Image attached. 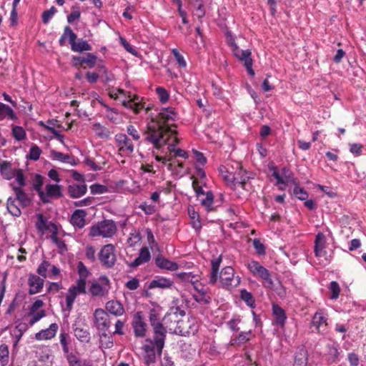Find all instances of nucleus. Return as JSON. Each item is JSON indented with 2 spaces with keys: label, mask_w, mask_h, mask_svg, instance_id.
<instances>
[{
  "label": "nucleus",
  "mask_w": 366,
  "mask_h": 366,
  "mask_svg": "<svg viewBox=\"0 0 366 366\" xmlns=\"http://www.w3.org/2000/svg\"><path fill=\"white\" fill-rule=\"evenodd\" d=\"M14 172H15L14 177L16 178V182L18 184L17 187H21V188H23L24 187L26 186V177L23 173L22 169H15Z\"/></svg>",
  "instance_id": "52"
},
{
  "label": "nucleus",
  "mask_w": 366,
  "mask_h": 366,
  "mask_svg": "<svg viewBox=\"0 0 366 366\" xmlns=\"http://www.w3.org/2000/svg\"><path fill=\"white\" fill-rule=\"evenodd\" d=\"M232 51L234 56L240 61L244 62V64L252 61L251 58L252 52L249 49L243 50L239 48L237 44L232 40Z\"/></svg>",
  "instance_id": "20"
},
{
  "label": "nucleus",
  "mask_w": 366,
  "mask_h": 366,
  "mask_svg": "<svg viewBox=\"0 0 366 366\" xmlns=\"http://www.w3.org/2000/svg\"><path fill=\"white\" fill-rule=\"evenodd\" d=\"M91 193L93 194H104L107 192V187L99 184H94L90 186Z\"/></svg>",
  "instance_id": "63"
},
{
  "label": "nucleus",
  "mask_w": 366,
  "mask_h": 366,
  "mask_svg": "<svg viewBox=\"0 0 366 366\" xmlns=\"http://www.w3.org/2000/svg\"><path fill=\"white\" fill-rule=\"evenodd\" d=\"M219 280L222 287L227 290H231L240 283L239 277H234V271L232 267H225L222 269Z\"/></svg>",
  "instance_id": "8"
},
{
  "label": "nucleus",
  "mask_w": 366,
  "mask_h": 366,
  "mask_svg": "<svg viewBox=\"0 0 366 366\" xmlns=\"http://www.w3.org/2000/svg\"><path fill=\"white\" fill-rule=\"evenodd\" d=\"M150 258L151 254L149 249L144 247L140 249L139 256L129 265L131 267H137L141 264L148 262L150 260Z\"/></svg>",
  "instance_id": "26"
},
{
  "label": "nucleus",
  "mask_w": 366,
  "mask_h": 366,
  "mask_svg": "<svg viewBox=\"0 0 366 366\" xmlns=\"http://www.w3.org/2000/svg\"><path fill=\"white\" fill-rule=\"evenodd\" d=\"M178 119V114L173 107L162 108L159 112L157 119L154 123L162 129H166V132L171 134H176L177 131L172 130V127H176L175 124L169 125L170 121L175 122Z\"/></svg>",
  "instance_id": "4"
},
{
  "label": "nucleus",
  "mask_w": 366,
  "mask_h": 366,
  "mask_svg": "<svg viewBox=\"0 0 366 366\" xmlns=\"http://www.w3.org/2000/svg\"><path fill=\"white\" fill-rule=\"evenodd\" d=\"M11 134L16 141H22L26 138V131L20 126L11 125Z\"/></svg>",
  "instance_id": "40"
},
{
  "label": "nucleus",
  "mask_w": 366,
  "mask_h": 366,
  "mask_svg": "<svg viewBox=\"0 0 366 366\" xmlns=\"http://www.w3.org/2000/svg\"><path fill=\"white\" fill-rule=\"evenodd\" d=\"M99 224L103 237H112L116 233L117 226L113 220L104 219L99 222Z\"/></svg>",
  "instance_id": "19"
},
{
  "label": "nucleus",
  "mask_w": 366,
  "mask_h": 366,
  "mask_svg": "<svg viewBox=\"0 0 366 366\" xmlns=\"http://www.w3.org/2000/svg\"><path fill=\"white\" fill-rule=\"evenodd\" d=\"M252 335V331L249 330L247 332H242L238 335L237 337H236L234 339L232 340L231 344L232 345H241L246 342H247L250 337L249 336Z\"/></svg>",
  "instance_id": "43"
},
{
  "label": "nucleus",
  "mask_w": 366,
  "mask_h": 366,
  "mask_svg": "<svg viewBox=\"0 0 366 366\" xmlns=\"http://www.w3.org/2000/svg\"><path fill=\"white\" fill-rule=\"evenodd\" d=\"M94 325L97 329L102 332V336L107 337L106 333L110 327L109 316L106 310L97 308L94 312Z\"/></svg>",
  "instance_id": "9"
},
{
  "label": "nucleus",
  "mask_w": 366,
  "mask_h": 366,
  "mask_svg": "<svg viewBox=\"0 0 366 366\" xmlns=\"http://www.w3.org/2000/svg\"><path fill=\"white\" fill-rule=\"evenodd\" d=\"M206 197L201 200V204L205 207L207 212L214 210V194L212 191H208L205 194Z\"/></svg>",
  "instance_id": "38"
},
{
  "label": "nucleus",
  "mask_w": 366,
  "mask_h": 366,
  "mask_svg": "<svg viewBox=\"0 0 366 366\" xmlns=\"http://www.w3.org/2000/svg\"><path fill=\"white\" fill-rule=\"evenodd\" d=\"M29 315L31 316L29 325L30 326L34 325L36 322H37L39 320H40L41 318L46 316V312L44 310H41L39 312H36L34 314H29Z\"/></svg>",
  "instance_id": "56"
},
{
  "label": "nucleus",
  "mask_w": 366,
  "mask_h": 366,
  "mask_svg": "<svg viewBox=\"0 0 366 366\" xmlns=\"http://www.w3.org/2000/svg\"><path fill=\"white\" fill-rule=\"evenodd\" d=\"M66 39H68L69 44L71 46V49L74 52L81 53L90 51L92 49L87 41L83 39H79L76 41L77 36L69 26H66L64 28V32L59 39V46H64L66 44Z\"/></svg>",
  "instance_id": "2"
},
{
  "label": "nucleus",
  "mask_w": 366,
  "mask_h": 366,
  "mask_svg": "<svg viewBox=\"0 0 366 366\" xmlns=\"http://www.w3.org/2000/svg\"><path fill=\"white\" fill-rule=\"evenodd\" d=\"M38 221L36 227L39 231L44 232L49 229V222H47L42 214H37Z\"/></svg>",
  "instance_id": "49"
},
{
  "label": "nucleus",
  "mask_w": 366,
  "mask_h": 366,
  "mask_svg": "<svg viewBox=\"0 0 366 366\" xmlns=\"http://www.w3.org/2000/svg\"><path fill=\"white\" fill-rule=\"evenodd\" d=\"M69 337V335L66 332H61L60 334L59 338H60V344L62 347V350L64 352V355H66L68 353H69V341L67 338Z\"/></svg>",
  "instance_id": "51"
},
{
  "label": "nucleus",
  "mask_w": 366,
  "mask_h": 366,
  "mask_svg": "<svg viewBox=\"0 0 366 366\" xmlns=\"http://www.w3.org/2000/svg\"><path fill=\"white\" fill-rule=\"evenodd\" d=\"M97 56L92 53H87L85 56H73L72 64L74 66H83L85 64L89 68H93L96 64Z\"/></svg>",
  "instance_id": "14"
},
{
  "label": "nucleus",
  "mask_w": 366,
  "mask_h": 366,
  "mask_svg": "<svg viewBox=\"0 0 366 366\" xmlns=\"http://www.w3.org/2000/svg\"><path fill=\"white\" fill-rule=\"evenodd\" d=\"M10 187L14 193V199L19 202L21 208H26L31 205L32 196H30L29 194H27L24 191V188L17 187L12 183L10 184Z\"/></svg>",
  "instance_id": "13"
},
{
  "label": "nucleus",
  "mask_w": 366,
  "mask_h": 366,
  "mask_svg": "<svg viewBox=\"0 0 366 366\" xmlns=\"http://www.w3.org/2000/svg\"><path fill=\"white\" fill-rule=\"evenodd\" d=\"M106 312L115 317H119L125 312L123 305L118 300H109L105 305Z\"/></svg>",
  "instance_id": "21"
},
{
  "label": "nucleus",
  "mask_w": 366,
  "mask_h": 366,
  "mask_svg": "<svg viewBox=\"0 0 366 366\" xmlns=\"http://www.w3.org/2000/svg\"><path fill=\"white\" fill-rule=\"evenodd\" d=\"M44 280L36 274H30L28 279L29 294L32 295L40 292L44 287Z\"/></svg>",
  "instance_id": "16"
},
{
  "label": "nucleus",
  "mask_w": 366,
  "mask_h": 366,
  "mask_svg": "<svg viewBox=\"0 0 366 366\" xmlns=\"http://www.w3.org/2000/svg\"><path fill=\"white\" fill-rule=\"evenodd\" d=\"M272 315L274 319V324L282 328L284 327L287 320L285 311L278 305L274 304L272 305Z\"/></svg>",
  "instance_id": "24"
},
{
  "label": "nucleus",
  "mask_w": 366,
  "mask_h": 366,
  "mask_svg": "<svg viewBox=\"0 0 366 366\" xmlns=\"http://www.w3.org/2000/svg\"><path fill=\"white\" fill-rule=\"evenodd\" d=\"M329 290L331 292V299L336 300L339 297L340 293V287L337 282L332 281L330 284Z\"/></svg>",
  "instance_id": "50"
},
{
  "label": "nucleus",
  "mask_w": 366,
  "mask_h": 366,
  "mask_svg": "<svg viewBox=\"0 0 366 366\" xmlns=\"http://www.w3.org/2000/svg\"><path fill=\"white\" fill-rule=\"evenodd\" d=\"M241 322V318L239 315H234L233 317L227 322L228 327L234 332H237L239 330V327H238V324Z\"/></svg>",
  "instance_id": "54"
},
{
  "label": "nucleus",
  "mask_w": 366,
  "mask_h": 366,
  "mask_svg": "<svg viewBox=\"0 0 366 366\" xmlns=\"http://www.w3.org/2000/svg\"><path fill=\"white\" fill-rule=\"evenodd\" d=\"M173 285L174 281L172 280L164 277L157 276L149 282V288L168 289L171 288Z\"/></svg>",
  "instance_id": "22"
},
{
  "label": "nucleus",
  "mask_w": 366,
  "mask_h": 366,
  "mask_svg": "<svg viewBox=\"0 0 366 366\" xmlns=\"http://www.w3.org/2000/svg\"><path fill=\"white\" fill-rule=\"evenodd\" d=\"M42 186H43V177L40 174H36L34 182H33V188L37 193L42 192Z\"/></svg>",
  "instance_id": "62"
},
{
  "label": "nucleus",
  "mask_w": 366,
  "mask_h": 366,
  "mask_svg": "<svg viewBox=\"0 0 366 366\" xmlns=\"http://www.w3.org/2000/svg\"><path fill=\"white\" fill-rule=\"evenodd\" d=\"M81 16V12L79 7L78 6H72L71 12L69 15L67 16V21L69 24L73 23L74 21L78 20Z\"/></svg>",
  "instance_id": "57"
},
{
  "label": "nucleus",
  "mask_w": 366,
  "mask_h": 366,
  "mask_svg": "<svg viewBox=\"0 0 366 366\" xmlns=\"http://www.w3.org/2000/svg\"><path fill=\"white\" fill-rule=\"evenodd\" d=\"M51 158L53 160H58L64 163H71V157L68 154H63L62 152L52 150L51 152Z\"/></svg>",
  "instance_id": "46"
},
{
  "label": "nucleus",
  "mask_w": 366,
  "mask_h": 366,
  "mask_svg": "<svg viewBox=\"0 0 366 366\" xmlns=\"http://www.w3.org/2000/svg\"><path fill=\"white\" fill-rule=\"evenodd\" d=\"M195 290L197 292V295H192L194 300L200 304L207 305L211 302L212 298L207 295V291L204 288L199 289L197 286H194Z\"/></svg>",
  "instance_id": "30"
},
{
  "label": "nucleus",
  "mask_w": 366,
  "mask_h": 366,
  "mask_svg": "<svg viewBox=\"0 0 366 366\" xmlns=\"http://www.w3.org/2000/svg\"><path fill=\"white\" fill-rule=\"evenodd\" d=\"M327 318L324 316L322 312L317 311L315 312L312 317V324L315 326L317 330H319L320 327L323 324H327Z\"/></svg>",
  "instance_id": "44"
},
{
  "label": "nucleus",
  "mask_w": 366,
  "mask_h": 366,
  "mask_svg": "<svg viewBox=\"0 0 366 366\" xmlns=\"http://www.w3.org/2000/svg\"><path fill=\"white\" fill-rule=\"evenodd\" d=\"M46 192H47V195L50 196L51 197L59 198L62 197L61 186L59 184H46Z\"/></svg>",
  "instance_id": "42"
},
{
  "label": "nucleus",
  "mask_w": 366,
  "mask_h": 366,
  "mask_svg": "<svg viewBox=\"0 0 366 366\" xmlns=\"http://www.w3.org/2000/svg\"><path fill=\"white\" fill-rule=\"evenodd\" d=\"M247 267L249 270L255 276H258L265 281L267 285L265 287L271 288L273 286V281L271 278L269 271L264 267L261 265L257 261H251L248 263Z\"/></svg>",
  "instance_id": "10"
},
{
  "label": "nucleus",
  "mask_w": 366,
  "mask_h": 366,
  "mask_svg": "<svg viewBox=\"0 0 366 366\" xmlns=\"http://www.w3.org/2000/svg\"><path fill=\"white\" fill-rule=\"evenodd\" d=\"M40 125L44 126L46 130L49 131L54 134V137L57 140L64 144V137L59 131L55 129L53 127L45 125L43 122H40Z\"/></svg>",
  "instance_id": "58"
},
{
  "label": "nucleus",
  "mask_w": 366,
  "mask_h": 366,
  "mask_svg": "<svg viewBox=\"0 0 366 366\" xmlns=\"http://www.w3.org/2000/svg\"><path fill=\"white\" fill-rule=\"evenodd\" d=\"M92 129L96 135L101 139H109L110 137L109 130L99 123L94 124Z\"/></svg>",
  "instance_id": "35"
},
{
  "label": "nucleus",
  "mask_w": 366,
  "mask_h": 366,
  "mask_svg": "<svg viewBox=\"0 0 366 366\" xmlns=\"http://www.w3.org/2000/svg\"><path fill=\"white\" fill-rule=\"evenodd\" d=\"M42 151L36 144H32L30 147L29 152L26 155V158L33 161H37Z\"/></svg>",
  "instance_id": "47"
},
{
  "label": "nucleus",
  "mask_w": 366,
  "mask_h": 366,
  "mask_svg": "<svg viewBox=\"0 0 366 366\" xmlns=\"http://www.w3.org/2000/svg\"><path fill=\"white\" fill-rule=\"evenodd\" d=\"M154 123V119L147 125V129L144 132V141L154 145V148L159 149L166 144L164 136L169 134L166 129H162Z\"/></svg>",
  "instance_id": "3"
},
{
  "label": "nucleus",
  "mask_w": 366,
  "mask_h": 366,
  "mask_svg": "<svg viewBox=\"0 0 366 366\" xmlns=\"http://www.w3.org/2000/svg\"><path fill=\"white\" fill-rule=\"evenodd\" d=\"M65 357L69 363V366H82L81 361L77 352H71L65 355Z\"/></svg>",
  "instance_id": "45"
},
{
  "label": "nucleus",
  "mask_w": 366,
  "mask_h": 366,
  "mask_svg": "<svg viewBox=\"0 0 366 366\" xmlns=\"http://www.w3.org/2000/svg\"><path fill=\"white\" fill-rule=\"evenodd\" d=\"M222 262V256L212 260V271L210 274L209 283L214 285L217 281V275L220 264Z\"/></svg>",
  "instance_id": "32"
},
{
  "label": "nucleus",
  "mask_w": 366,
  "mask_h": 366,
  "mask_svg": "<svg viewBox=\"0 0 366 366\" xmlns=\"http://www.w3.org/2000/svg\"><path fill=\"white\" fill-rule=\"evenodd\" d=\"M156 92L159 96V101L161 103L165 104L166 102H168L169 94L168 92L164 87H162V86L157 87Z\"/></svg>",
  "instance_id": "55"
},
{
  "label": "nucleus",
  "mask_w": 366,
  "mask_h": 366,
  "mask_svg": "<svg viewBox=\"0 0 366 366\" xmlns=\"http://www.w3.org/2000/svg\"><path fill=\"white\" fill-rule=\"evenodd\" d=\"M98 256L102 265L107 268H112L116 262L114 247L111 244L104 245Z\"/></svg>",
  "instance_id": "11"
},
{
  "label": "nucleus",
  "mask_w": 366,
  "mask_h": 366,
  "mask_svg": "<svg viewBox=\"0 0 366 366\" xmlns=\"http://www.w3.org/2000/svg\"><path fill=\"white\" fill-rule=\"evenodd\" d=\"M188 213L192 219V226L195 230H200L202 228V223L199 219V214L194 210V207H190L188 208Z\"/></svg>",
  "instance_id": "37"
},
{
  "label": "nucleus",
  "mask_w": 366,
  "mask_h": 366,
  "mask_svg": "<svg viewBox=\"0 0 366 366\" xmlns=\"http://www.w3.org/2000/svg\"><path fill=\"white\" fill-rule=\"evenodd\" d=\"M16 200L13 197H9L6 202V207L9 212L14 217H19L21 214L20 206L16 204Z\"/></svg>",
  "instance_id": "33"
},
{
  "label": "nucleus",
  "mask_w": 366,
  "mask_h": 366,
  "mask_svg": "<svg viewBox=\"0 0 366 366\" xmlns=\"http://www.w3.org/2000/svg\"><path fill=\"white\" fill-rule=\"evenodd\" d=\"M132 325L135 337H144L146 336L147 325L144 322L142 311H138L134 314Z\"/></svg>",
  "instance_id": "12"
},
{
  "label": "nucleus",
  "mask_w": 366,
  "mask_h": 366,
  "mask_svg": "<svg viewBox=\"0 0 366 366\" xmlns=\"http://www.w3.org/2000/svg\"><path fill=\"white\" fill-rule=\"evenodd\" d=\"M58 330V325L52 323L49 327L46 330H41L35 335V338L37 340H50L56 335Z\"/></svg>",
  "instance_id": "25"
},
{
  "label": "nucleus",
  "mask_w": 366,
  "mask_h": 366,
  "mask_svg": "<svg viewBox=\"0 0 366 366\" xmlns=\"http://www.w3.org/2000/svg\"><path fill=\"white\" fill-rule=\"evenodd\" d=\"M71 287H73L79 294H86V280L79 278L76 282V285H72Z\"/></svg>",
  "instance_id": "60"
},
{
  "label": "nucleus",
  "mask_w": 366,
  "mask_h": 366,
  "mask_svg": "<svg viewBox=\"0 0 366 366\" xmlns=\"http://www.w3.org/2000/svg\"><path fill=\"white\" fill-rule=\"evenodd\" d=\"M86 191L87 187L84 183L81 184H72L68 187V194L74 199L79 198L84 195Z\"/></svg>",
  "instance_id": "28"
},
{
  "label": "nucleus",
  "mask_w": 366,
  "mask_h": 366,
  "mask_svg": "<svg viewBox=\"0 0 366 366\" xmlns=\"http://www.w3.org/2000/svg\"><path fill=\"white\" fill-rule=\"evenodd\" d=\"M5 119L16 121L18 117L9 106L0 102V121Z\"/></svg>",
  "instance_id": "29"
},
{
  "label": "nucleus",
  "mask_w": 366,
  "mask_h": 366,
  "mask_svg": "<svg viewBox=\"0 0 366 366\" xmlns=\"http://www.w3.org/2000/svg\"><path fill=\"white\" fill-rule=\"evenodd\" d=\"M56 11L57 10L54 6H51L49 9L45 10L42 14V22L45 24H48Z\"/></svg>",
  "instance_id": "59"
},
{
  "label": "nucleus",
  "mask_w": 366,
  "mask_h": 366,
  "mask_svg": "<svg viewBox=\"0 0 366 366\" xmlns=\"http://www.w3.org/2000/svg\"><path fill=\"white\" fill-rule=\"evenodd\" d=\"M240 299L251 308L255 307V300L252 294L245 289L240 290Z\"/></svg>",
  "instance_id": "39"
},
{
  "label": "nucleus",
  "mask_w": 366,
  "mask_h": 366,
  "mask_svg": "<svg viewBox=\"0 0 366 366\" xmlns=\"http://www.w3.org/2000/svg\"><path fill=\"white\" fill-rule=\"evenodd\" d=\"M252 244L258 254L263 255L265 254V247H264V244L262 243L259 239H257V238L254 239Z\"/></svg>",
  "instance_id": "64"
},
{
  "label": "nucleus",
  "mask_w": 366,
  "mask_h": 366,
  "mask_svg": "<svg viewBox=\"0 0 366 366\" xmlns=\"http://www.w3.org/2000/svg\"><path fill=\"white\" fill-rule=\"evenodd\" d=\"M269 169L272 172V177L277 180V184H297V180L294 177L292 172L287 167H285L281 169V174L277 170L274 166H269Z\"/></svg>",
  "instance_id": "6"
},
{
  "label": "nucleus",
  "mask_w": 366,
  "mask_h": 366,
  "mask_svg": "<svg viewBox=\"0 0 366 366\" xmlns=\"http://www.w3.org/2000/svg\"><path fill=\"white\" fill-rule=\"evenodd\" d=\"M114 140L118 152L122 156L129 157L134 152V146L127 134L118 133L115 135Z\"/></svg>",
  "instance_id": "7"
},
{
  "label": "nucleus",
  "mask_w": 366,
  "mask_h": 366,
  "mask_svg": "<svg viewBox=\"0 0 366 366\" xmlns=\"http://www.w3.org/2000/svg\"><path fill=\"white\" fill-rule=\"evenodd\" d=\"M326 239L322 232H318L315 237L314 252L317 257H325L327 254L325 251Z\"/></svg>",
  "instance_id": "17"
},
{
  "label": "nucleus",
  "mask_w": 366,
  "mask_h": 366,
  "mask_svg": "<svg viewBox=\"0 0 366 366\" xmlns=\"http://www.w3.org/2000/svg\"><path fill=\"white\" fill-rule=\"evenodd\" d=\"M99 281H93L89 288V292L92 297H105L111 289V282L106 275L99 278Z\"/></svg>",
  "instance_id": "5"
},
{
  "label": "nucleus",
  "mask_w": 366,
  "mask_h": 366,
  "mask_svg": "<svg viewBox=\"0 0 366 366\" xmlns=\"http://www.w3.org/2000/svg\"><path fill=\"white\" fill-rule=\"evenodd\" d=\"M294 195L300 200L305 201L308 198V193L305 191L303 187H300L299 186V182H297V184L295 185L293 189Z\"/></svg>",
  "instance_id": "48"
},
{
  "label": "nucleus",
  "mask_w": 366,
  "mask_h": 366,
  "mask_svg": "<svg viewBox=\"0 0 366 366\" xmlns=\"http://www.w3.org/2000/svg\"><path fill=\"white\" fill-rule=\"evenodd\" d=\"M9 362V350L6 344L0 345V365L6 366Z\"/></svg>",
  "instance_id": "41"
},
{
  "label": "nucleus",
  "mask_w": 366,
  "mask_h": 366,
  "mask_svg": "<svg viewBox=\"0 0 366 366\" xmlns=\"http://www.w3.org/2000/svg\"><path fill=\"white\" fill-rule=\"evenodd\" d=\"M149 320L153 329V336L146 339L142 346L144 361L147 366L156 362L157 355H162L167 332L166 327L159 321V313L156 309L149 310Z\"/></svg>",
  "instance_id": "1"
},
{
  "label": "nucleus",
  "mask_w": 366,
  "mask_h": 366,
  "mask_svg": "<svg viewBox=\"0 0 366 366\" xmlns=\"http://www.w3.org/2000/svg\"><path fill=\"white\" fill-rule=\"evenodd\" d=\"M77 269L79 275V279L86 280L89 274V272L86 267L82 262H79L77 264Z\"/></svg>",
  "instance_id": "61"
},
{
  "label": "nucleus",
  "mask_w": 366,
  "mask_h": 366,
  "mask_svg": "<svg viewBox=\"0 0 366 366\" xmlns=\"http://www.w3.org/2000/svg\"><path fill=\"white\" fill-rule=\"evenodd\" d=\"M129 98L128 100L122 102V105L127 109H132L134 114H139L144 108V104L142 103L137 95H129Z\"/></svg>",
  "instance_id": "15"
},
{
  "label": "nucleus",
  "mask_w": 366,
  "mask_h": 366,
  "mask_svg": "<svg viewBox=\"0 0 366 366\" xmlns=\"http://www.w3.org/2000/svg\"><path fill=\"white\" fill-rule=\"evenodd\" d=\"M14 172L15 169H12L11 164L9 162L4 161L0 162V173L4 179L10 180L14 178L15 175Z\"/></svg>",
  "instance_id": "31"
},
{
  "label": "nucleus",
  "mask_w": 366,
  "mask_h": 366,
  "mask_svg": "<svg viewBox=\"0 0 366 366\" xmlns=\"http://www.w3.org/2000/svg\"><path fill=\"white\" fill-rule=\"evenodd\" d=\"M74 333L76 339L81 342H89L90 340V333L86 329L76 327L74 328Z\"/></svg>",
  "instance_id": "34"
},
{
  "label": "nucleus",
  "mask_w": 366,
  "mask_h": 366,
  "mask_svg": "<svg viewBox=\"0 0 366 366\" xmlns=\"http://www.w3.org/2000/svg\"><path fill=\"white\" fill-rule=\"evenodd\" d=\"M154 261L157 267L162 269L174 272L179 269V265L177 262H172L161 254L157 255Z\"/></svg>",
  "instance_id": "18"
},
{
  "label": "nucleus",
  "mask_w": 366,
  "mask_h": 366,
  "mask_svg": "<svg viewBox=\"0 0 366 366\" xmlns=\"http://www.w3.org/2000/svg\"><path fill=\"white\" fill-rule=\"evenodd\" d=\"M79 295L73 287H70L66 295V307L68 311H71L73 308V304L76 298L77 295Z\"/></svg>",
  "instance_id": "36"
},
{
  "label": "nucleus",
  "mask_w": 366,
  "mask_h": 366,
  "mask_svg": "<svg viewBox=\"0 0 366 366\" xmlns=\"http://www.w3.org/2000/svg\"><path fill=\"white\" fill-rule=\"evenodd\" d=\"M308 353L305 346H300L295 355L294 366H307Z\"/></svg>",
  "instance_id": "27"
},
{
  "label": "nucleus",
  "mask_w": 366,
  "mask_h": 366,
  "mask_svg": "<svg viewBox=\"0 0 366 366\" xmlns=\"http://www.w3.org/2000/svg\"><path fill=\"white\" fill-rule=\"evenodd\" d=\"M86 212L84 209H76L71 214L70 222L74 227L81 229L86 224Z\"/></svg>",
  "instance_id": "23"
},
{
  "label": "nucleus",
  "mask_w": 366,
  "mask_h": 366,
  "mask_svg": "<svg viewBox=\"0 0 366 366\" xmlns=\"http://www.w3.org/2000/svg\"><path fill=\"white\" fill-rule=\"evenodd\" d=\"M51 266V264L50 262L47 260H43L42 262L39 265L36 272L41 277L46 278V272Z\"/></svg>",
  "instance_id": "53"
}]
</instances>
